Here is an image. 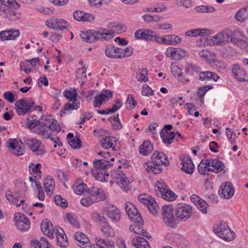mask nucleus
Wrapping results in <instances>:
<instances>
[{"instance_id": "f257e3e1", "label": "nucleus", "mask_w": 248, "mask_h": 248, "mask_svg": "<svg viewBox=\"0 0 248 248\" xmlns=\"http://www.w3.org/2000/svg\"><path fill=\"white\" fill-rule=\"evenodd\" d=\"M169 164L167 156L163 153L156 151L151 156V161L145 162L143 167L148 172L157 174L162 171V165L167 166Z\"/></svg>"}, {"instance_id": "f03ea898", "label": "nucleus", "mask_w": 248, "mask_h": 248, "mask_svg": "<svg viewBox=\"0 0 248 248\" xmlns=\"http://www.w3.org/2000/svg\"><path fill=\"white\" fill-rule=\"evenodd\" d=\"M115 30L101 28L99 31L88 30L82 32L80 37L83 41L87 43H94L98 40H107L114 36Z\"/></svg>"}, {"instance_id": "7ed1b4c3", "label": "nucleus", "mask_w": 248, "mask_h": 248, "mask_svg": "<svg viewBox=\"0 0 248 248\" xmlns=\"http://www.w3.org/2000/svg\"><path fill=\"white\" fill-rule=\"evenodd\" d=\"M130 215L128 217L134 223L130 225L129 230L136 233L142 235L148 238H151L149 232L142 228L144 224L143 220L138 210L137 209V212H132Z\"/></svg>"}, {"instance_id": "20e7f679", "label": "nucleus", "mask_w": 248, "mask_h": 248, "mask_svg": "<svg viewBox=\"0 0 248 248\" xmlns=\"http://www.w3.org/2000/svg\"><path fill=\"white\" fill-rule=\"evenodd\" d=\"M34 104V102L31 98L29 100L26 98L20 99L15 103L16 112L19 115H23L32 112L33 108L41 111L42 108L39 106H35Z\"/></svg>"}, {"instance_id": "39448f33", "label": "nucleus", "mask_w": 248, "mask_h": 248, "mask_svg": "<svg viewBox=\"0 0 248 248\" xmlns=\"http://www.w3.org/2000/svg\"><path fill=\"white\" fill-rule=\"evenodd\" d=\"M214 231L218 237L227 241L233 240L235 235V233L223 221H221L219 224L214 226Z\"/></svg>"}, {"instance_id": "423d86ee", "label": "nucleus", "mask_w": 248, "mask_h": 248, "mask_svg": "<svg viewBox=\"0 0 248 248\" xmlns=\"http://www.w3.org/2000/svg\"><path fill=\"white\" fill-rule=\"evenodd\" d=\"M173 208L171 204L164 205L162 207L161 213L163 220L168 226L174 228L177 224V219L173 215Z\"/></svg>"}, {"instance_id": "0eeeda50", "label": "nucleus", "mask_w": 248, "mask_h": 248, "mask_svg": "<svg viewBox=\"0 0 248 248\" xmlns=\"http://www.w3.org/2000/svg\"><path fill=\"white\" fill-rule=\"evenodd\" d=\"M115 182L121 187L124 191L127 192L130 190L129 185L130 183L129 179L126 176L125 174L122 171L119 170L116 172H114L111 175Z\"/></svg>"}, {"instance_id": "6e6552de", "label": "nucleus", "mask_w": 248, "mask_h": 248, "mask_svg": "<svg viewBox=\"0 0 248 248\" xmlns=\"http://www.w3.org/2000/svg\"><path fill=\"white\" fill-rule=\"evenodd\" d=\"M24 141L36 155H43L46 153L44 146L40 141L34 139L32 140L25 139Z\"/></svg>"}, {"instance_id": "1a4fd4ad", "label": "nucleus", "mask_w": 248, "mask_h": 248, "mask_svg": "<svg viewBox=\"0 0 248 248\" xmlns=\"http://www.w3.org/2000/svg\"><path fill=\"white\" fill-rule=\"evenodd\" d=\"M192 207L188 204L181 205L178 206L175 210V215L178 221H185L189 218L191 215Z\"/></svg>"}, {"instance_id": "9d476101", "label": "nucleus", "mask_w": 248, "mask_h": 248, "mask_svg": "<svg viewBox=\"0 0 248 248\" xmlns=\"http://www.w3.org/2000/svg\"><path fill=\"white\" fill-rule=\"evenodd\" d=\"M0 10V15L5 18H7L9 20L15 21L20 17V14L15 11L16 9L11 6H4Z\"/></svg>"}, {"instance_id": "9b49d317", "label": "nucleus", "mask_w": 248, "mask_h": 248, "mask_svg": "<svg viewBox=\"0 0 248 248\" xmlns=\"http://www.w3.org/2000/svg\"><path fill=\"white\" fill-rule=\"evenodd\" d=\"M186 53L187 52L182 48L169 47L167 49L166 55L173 60H181L186 56Z\"/></svg>"}, {"instance_id": "f8f14e48", "label": "nucleus", "mask_w": 248, "mask_h": 248, "mask_svg": "<svg viewBox=\"0 0 248 248\" xmlns=\"http://www.w3.org/2000/svg\"><path fill=\"white\" fill-rule=\"evenodd\" d=\"M232 76L240 82H248V75L238 64L233 65L232 69Z\"/></svg>"}, {"instance_id": "ddd939ff", "label": "nucleus", "mask_w": 248, "mask_h": 248, "mask_svg": "<svg viewBox=\"0 0 248 248\" xmlns=\"http://www.w3.org/2000/svg\"><path fill=\"white\" fill-rule=\"evenodd\" d=\"M218 192L221 197L229 199L233 195L234 189L230 182H226L219 188Z\"/></svg>"}, {"instance_id": "4468645a", "label": "nucleus", "mask_w": 248, "mask_h": 248, "mask_svg": "<svg viewBox=\"0 0 248 248\" xmlns=\"http://www.w3.org/2000/svg\"><path fill=\"white\" fill-rule=\"evenodd\" d=\"M24 144L21 141H18L15 139L9 140V147L12 150V153L16 155L19 156L23 154L24 151Z\"/></svg>"}, {"instance_id": "2eb2a0df", "label": "nucleus", "mask_w": 248, "mask_h": 248, "mask_svg": "<svg viewBox=\"0 0 248 248\" xmlns=\"http://www.w3.org/2000/svg\"><path fill=\"white\" fill-rule=\"evenodd\" d=\"M112 93L109 90H106L99 95L94 96L93 100V106L95 108H99L102 104L103 101H107L108 97H111Z\"/></svg>"}, {"instance_id": "dca6fc26", "label": "nucleus", "mask_w": 248, "mask_h": 248, "mask_svg": "<svg viewBox=\"0 0 248 248\" xmlns=\"http://www.w3.org/2000/svg\"><path fill=\"white\" fill-rule=\"evenodd\" d=\"M122 49L119 47H116L111 45H107L105 48L106 55L111 59L122 58Z\"/></svg>"}, {"instance_id": "f3484780", "label": "nucleus", "mask_w": 248, "mask_h": 248, "mask_svg": "<svg viewBox=\"0 0 248 248\" xmlns=\"http://www.w3.org/2000/svg\"><path fill=\"white\" fill-rule=\"evenodd\" d=\"M73 17L77 21L80 22H91L93 21L95 19L93 15L89 13H85L79 10H77L73 13Z\"/></svg>"}, {"instance_id": "a211bd4d", "label": "nucleus", "mask_w": 248, "mask_h": 248, "mask_svg": "<svg viewBox=\"0 0 248 248\" xmlns=\"http://www.w3.org/2000/svg\"><path fill=\"white\" fill-rule=\"evenodd\" d=\"M181 159L183 170L188 174H192L194 170V165L191 157L189 155H185Z\"/></svg>"}, {"instance_id": "6ab92c4d", "label": "nucleus", "mask_w": 248, "mask_h": 248, "mask_svg": "<svg viewBox=\"0 0 248 248\" xmlns=\"http://www.w3.org/2000/svg\"><path fill=\"white\" fill-rule=\"evenodd\" d=\"M75 238L77 241V245L82 248H91L89 240L86 236L81 232H77L74 234Z\"/></svg>"}, {"instance_id": "aec40b11", "label": "nucleus", "mask_w": 248, "mask_h": 248, "mask_svg": "<svg viewBox=\"0 0 248 248\" xmlns=\"http://www.w3.org/2000/svg\"><path fill=\"white\" fill-rule=\"evenodd\" d=\"M106 216L111 220L112 222L117 223L120 219L121 212L118 208L112 206L106 210Z\"/></svg>"}, {"instance_id": "412c9836", "label": "nucleus", "mask_w": 248, "mask_h": 248, "mask_svg": "<svg viewBox=\"0 0 248 248\" xmlns=\"http://www.w3.org/2000/svg\"><path fill=\"white\" fill-rule=\"evenodd\" d=\"M18 30L12 29L0 32V38L2 41L15 40L19 36Z\"/></svg>"}, {"instance_id": "4be33fe9", "label": "nucleus", "mask_w": 248, "mask_h": 248, "mask_svg": "<svg viewBox=\"0 0 248 248\" xmlns=\"http://www.w3.org/2000/svg\"><path fill=\"white\" fill-rule=\"evenodd\" d=\"M211 159H202L198 166L199 172L202 175H209L208 172L215 171L213 169L209 168L211 164Z\"/></svg>"}, {"instance_id": "5701e85b", "label": "nucleus", "mask_w": 248, "mask_h": 248, "mask_svg": "<svg viewBox=\"0 0 248 248\" xmlns=\"http://www.w3.org/2000/svg\"><path fill=\"white\" fill-rule=\"evenodd\" d=\"M153 31L151 30L140 29L135 33V37L137 39L150 41L153 36Z\"/></svg>"}, {"instance_id": "b1692460", "label": "nucleus", "mask_w": 248, "mask_h": 248, "mask_svg": "<svg viewBox=\"0 0 248 248\" xmlns=\"http://www.w3.org/2000/svg\"><path fill=\"white\" fill-rule=\"evenodd\" d=\"M42 232L48 237L53 236L54 229L53 225L48 219H46L43 221L40 225Z\"/></svg>"}, {"instance_id": "393cba45", "label": "nucleus", "mask_w": 248, "mask_h": 248, "mask_svg": "<svg viewBox=\"0 0 248 248\" xmlns=\"http://www.w3.org/2000/svg\"><path fill=\"white\" fill-rule=\"evenodd\" d=\"M198 77L199 79L202 81L213 80L217 81L219 78V77L216 73L208 71L200 72L199 74Z\"/></svg>"}, {"instance_id": "a878e982", "label": "nucleus", "mask_w": 248, "mask_h": 248, "mask_svg": "<svg viewBox=\"0 0 248 248\" xmlns=\"http://www.w3.org/2000/svg\"><path fill=\"white\" fill-rule=\"evenodd\" d=\"M93 169L92 170L99 171L101 170H107L108 167L111 166L108 160L104 159H95L93 161Z\"/></svg>"}, {"instance_id": "bb28decb", "label": "nucleus", "mask_w": 248, "mask_h": 248, "mask_svg": "<svg viewBox=\"0 0 248 248\" xmlns=\"http://www.w3.org/2000/svg\"><path fill=\"white\" fill-rule=\"evenodd\" d=\"M96 244L92 246L91 248H113L114 242L112 241H107L103 238H96Z\"/></svg>"}, {"instance_id": "cd10ccee", "label": "nucleus", "mask_w": 248, "mask_h": 248, "mask_svg": "<svg viewBox=\"0 0 248 248\" xmlns=\"http://www.w3.org/2000/svg\"><path fill=\"white\" fill-rule=\"evenodd\" d=\"M68 102L64 105V107L60 111V116H62L66 113V111L69 110H76L80 107V102L78 99H75L74 101Z\"/></svg>"}, {"instance_id": "c85d7f7f", "label": "nucleus", "mask_w": 248, "mask_h": 248, "mask_svg": "<svg viewBox=\"0 0 248 248\" xmlns=\"http://www.w3.org/2000/svg\"><path fill=\"white\" fill-rule=\"evenodd\" d=\"M92 173L95 179L100 182H107L108 180L109 173L106 170H92Z\"/></svg>"}, {"instance_id": "c756f323", "label": "nucleus", "mask_w": 248, "mask_h": 248, "mask_svg": "<svg viewBox=\"0 0 248 248\" xmlns=\"http://www.w3.org/2000/svg\"><path fill=\"white\" fill-rule=\"evenodd\" d=\"M140 153L143 155H147L153 150V145L149 140H146L140 146Z\"/></svg>"}, {"instance_id": "7c9ffc66", "label": "nucleus", "mask_w": 248, "mask_h": 248, "mask_svg": "<svg viewBox=\"0 0 248 248\" xmlns=\"http://www.w3.org/2000/svg\"><path fill=\"white\" fill-rule=\"evenodd\" d=\"M100 229L102 233L106 236L113 237L115 235L113 228L107 221L100 225Z\"/></svg>"}, {"instance_id": "2f4dec72", "label": "nucleus", "mask_w": 248, "mask_h": 248, "mask_svg": "<svg viewBox=\"0 0 248 248\" xmlns=\"http://www.w3.org/2000/svg\"><path fill=\"white\" fill-rule=\"evenodd\" d=\"M6 198L7 200L11 204H14L17 207L20 206V204H18L19 198H20L21 196L18 192H16L12 194V192L10 190H8L6 192Z\"/></svg>"}, {"instance_id": "473e14b6", "label": "nucleus", "mask_w": 248, "mask_h": 248, "mask_svg": "<svg viewBox=\"0 0 248 248\" xmlns=\"http://www.w3.org/2000/svg\"><path fill=\"white\" fill-rule=\"evenodd\" d=\"M133 245L136 248H150L148 242L142 236H137L134 239L132 242Z\"/></svg>"}, {"instance_id": "72a5a7b5", "label": "nucleus", "mask_w": 248, "mask_h": 248, "mask_svg": "<svg viewBox=\"0 0 248 248\" xmlns=\"http://www.w3.org/2000/svg\"><path fill=\"white\" fill-rule=\"evenodd\" d=\"M116 137L106 136L100 140V142L102 147L105 149H108L113 146V142L116 141Z\"/></svg>"}, {"instance_id": "f704fd0d", "label": "nucleus", "mask_w": 248, "mask_h": 248, "mask_svg": "<svg viewBox=\"0 0 248 248\" xmlns=\"http://www.w3.org/2000/svg\"><path fill=\"white\" fill-rule=\"evenodd\" d=\"M160 135L163 142L167 145H170L172 143L175 138L174 132H167V134H166L165 131L161 130Z\"/></svg>"}, {"instance_id": "c9c22d12", "label": "nucleus", "mask_w": 248, "mask_h": 248, "mask_svg": "<svg viewBox=\"0 0 248 248\" xmlns=\"http://www.w3.org/2000/svg\"><path fill=\"white\" fill-rule=\"evenodd\" d=\"M235 17L237 21L241 22L245 21L248 17V6L237 11L235 14Z\"/></svg>"}, {"instance_id": "e433bc0d", "label": "nucleus", "mask_w": 248, "mask_h": 248, "mask_svg": "<svg viewBox=\"0 0 248 248\" xmlns=\"http://www.w3.org/2000/svg\"><path fill=\"white\" fill-rule=\"evenodd\" d=\"M44 188L47 195H51L55 187V182L52 179L46 178L44 181Z\"/></svg>"}, {"instance_id": "4c0bfd02", "label": "nucleus", "mask_w": 248, "mask_h": 248, "mask_svg": "<svg viewBox=\"0 0 248 248\" xmlns=\"http://www.w3.org/2000/svg\"><path fill=\"white\" fill-rule=\"evenodd\" d=\"M210 166L214 167V169L216 170V172L221 171L225 168L223 162L217 159H212ZM214 172H215V171Z\"/></svg>"}, {"instance_id": "58836bf2", "label": "nucleus", "mask_w": 248, "mask_h": 248, "mask_svg": "<svg viewBox=\"0 0 248 248\" xmlns=\"http://www.w3.org/2000/svg\"><path fill=\"white\" fill-rule=\"evenodd\" d=\"M91 218L95 222L99 223V225L106 222L107 221L106 218L103 216L99 214V213L93 211L92 213Z\"/></svg>"}, {"instance_id": "ea45409f", "label": "nucleus", "mask_w": 248, "mask_h": 248, "mask_svg": "<svg viewBox=\"0 0 248 248\" xmlns=\"http://www.w3.org/2000/svg\"><path fill=\"white\" fill-rule=\"evenodd\" d=\"M18 230L21 232L27 231L30 228L31 225V222L29 219H26V220L24 222L17 221L15 223Z\"/></svg>"}, {"instance_id": "a19ab883", "label": "nucleus", "mask_w": 248, "mask_h": 248, "mask_svg": "<svg viewBox=\"0 0 248 248\" xmlns=\"http://www.w3.org/2000/svg\"><path fill=\"white\" fill-rule=\"evenodd\" d=\"M192 79V74L190 72L189 69H186L185 72H182V74L181 75V77H180L178 80L184 83H187Z\"/></svg>"}, {"instance_id": "79ce46f5", "label": "nucleus", "mask_w": 248, "mask_h": 248, "mask_svg": "<svg viewBox=\"0 0 248 248\" xmlns=\"http://www.w3.org/2000/svg\"><path fill=\"white\" fill-rule=\"evenodd\" d=\"M63 96L66 98L69 102L77 99L78 93L75 89L72 91L65 90L63 92Z\"/></svg>"}, {"instance_id": "37998d69", "label": "nucleus", "mask_w": 248, "mask_h": 248, "mask_svg": "<svg viewBox=\"0 0 248 248\" xmlns=\"http://www.w3.org/2000/svg\"><path fill=\"white\" fill-rule=\"evenodd\" d=\"M11 6L15 9L19 7L18 3L15 0H0V10L4 6Z\"/></svg>"}, {"instance_id": "c03bdc74", "label": "nucleus", "mask_w": 248, "mask_h": 248, "mask_svg": "<svg viewBox=\"0 0 248 248\" xmlns=\"http://www.w3.org/2000/svg\"><path fill=\"white\" fill-rule=\"evenodd\" d=\"M222 34V37L226 44L229 43L231 37L234 36V33L229 29H226L219 32Z\"/></svg>"}, {"instance_id": "a18cd8bd", "label": "nucleus", "mask_w": 248, "mask_h": 248, "mask_svg": "<svg viewBox=\"0 0 248 248\" xmlns=\"http://www.w3.org/2000/svg\"><path fill=\"white\" fill-rule=\"evenodd\" d=\"M56 234L57 245L62 248H65L68 245L66 236L64 234H58V232H56Z\"/></svg>"}, {"instance_id": "49530a36", "label": "nucleus", "mask_w": 248, "mask_h": 248, "mask_svg": "<svg viewBox=\"0 0 248 248\" xmlns=\"http://www.w3.org/2000/svg\"><path fill=\"white\" fill-rule=\"evenodd\" d=\"M194 10L199 13H212L215 11V8L210 5H201L196 7Z\"/></svg>"}, {"instance_id": "de8ad7c7", "label": "nucleus", "mask_w": 248, "mask_h": 248, "mask_svg": "<svg viewBox=\"0 0 248 248\" xmlns=\"http://www.w3.org/2000/svg\"><path fill=\"white\" fill-rule=\"evenodd\" d=\"M54 200L57 205L61 206L62 208H65L68 206L66 200L59 195H56L54 198Z\"/></svg>"}, {"instance_id": "09e8293b", "label": "nucleus", "mask_w": 248, "mask_h": 248, "mask_svg": "<svg viewBox=\"0 0 248 248\" xmlns=\"http://www.w3.org/2000/svg\"><path fill=\"white\" fill-rule=\"evenodd\" d=\"M167 39V44L174 45L180 43L181 39L178 36L175 35H166Z\"/></svg>"}, {"instance_id": "8fccbe9b", "label": "nucleus", "mask_w": 248, "mask_h": 248, "mask_svg": "<svg viewBox=\"0 0 248 248\" xmlns=\"http://www.w3.org/2000/svg\"><path fill=\"white\" fill-rule=\"evenodd\" d=\"M222 36V34L218 32L217 34L212 37L211 40L216 45L220 46H224L226 44L223 40Z\"/></svg>"}, {"instance_id": "3c124183", "label": "nucleus", "mask_w": 248, "mask_h": 248, "mask_svg": "<svg viewBox=\"0 0 248 248\" xmlns=\"http://www.w3.org/2000/svg\"><path fill=\"white\" fill-rule=\"evenodd\" d=\"M29 169L30 173L32 175H36L35 177L36 179H39L41 178L42 173L41 170L39 169V168H35L32 163H31L29 165Z\"/></svg>"}, {"instance_id": "603ef678", "label": "nucleus", "mask_w": 248, "mask_h": 248, "mask_svg": "<svg viewBox=\"0 0 248 248\" xmlns=\"http://www.w3.org/2000/svg\"><path fill=\"white\" fill-rule=\"evenodd\" d=\"M55 20L57 21L56 25L57 26L56 29L63 31L68 27V24L65 20L62 18H55Z\"/></svg>"}, {"instance_id": "864d4df0", "label": "nucleus", "mask_w": 248, "mask_h": 248, "mask_svg": "<svg viewBox=\"0 0 248 248\" xmlns=\"http://www.w3.org/2000/svg\"><path fill=\"white\" fill-rule=\"evenodd\" d=\"M72 149H79L82 146V142L80 138L76 136L72 140L70 141L69 144Z\"/></svg>"}, {"instance_id": "5fc2aeb1", "label": "nucleus", "mask_w": 248, "mask_h": 248, "mask_svg": "<svg viewBox=\"0 0 248 248\" xmlns=\"http://www.w3.org/2000/svg\"><path fill=\"white\" fill-rule=\"evenodd\" d=\"M156 204L154 199H153L147 206L150 212L153 215H155L159 210V207L156 206Z\"/></svg>"}, {"instance_id": "6e6d98bb", "label": "nucleus", "mask_w": 248, "mask_h": 248, "mask_svg": "<svg viewBox=\"0 0 248 248\" xmlns=\"http://www.w3.org/2000/svg\"><path fill=\"white\" fill-rule=\"evenodd\" d=\"M65 218L67 221L75 227L79 226V223L77 221L74 216L71 213H67L65 215Z\"/></svg>"}, {"instance_id": "4d7b16f0", "label": "nucleus", "mask_w": 248, "mask_h": 248, "mask_svg": "<svg viewBox=\"0 0 248 248\" xmlns=\"http://www.w3.org/2000/svg\"><path fill=\"white\" fill-rule=\"evenodd\" d=\"M213 88L212 85H205L198 88L197 95L198 97H204L207 91Z\"/></svg>"}, {"instance_id": "13d9d810", "label": "nucleus", "mask_w": 248, "mask_h": 248, "mask_svg": "<svg viewBox=\"0 0 248 248\" xmlns=\"http://www.w3.org/2000/svg\"><path fill=\"white\" fill-rule=\"evenodd\" d=\"M162 196L165 200L168 201H173L177 197L176 195L174 193L168 189H166Z\"/></svg>"}, {"instance_id": "bf43d9fd", "label": "nucleus", "mask_w": 248, "mask_h": 248, "mask_svg": "<svg viewBox=\"0 0 248 248\" xmlns=\"http://www.w3.org/2000/svg\"><path fill=\"white\" fill-rule=\"evenodd\" d=\"M88 186L83 183L78 185L74 189L75 193L77 195H80L83 192H87Z\"/></svg>"}, {"instance_id": "052dcab7", "label": "nucleus", "mask_w": 248, "mask_h": 248, "mask_svg": "<svg viewBox=\"0 0 248 248\" xmlns=\"http://www.w3.org/2000/svg\"><path fill=\"white\" fill-rule=\"evenodd\" d=\"M137 105V101L134 99L132 94L128 95L126 105L127 108L133 109Z\"/></svg>"}, {"instance_id": "680f3d73", "label": "nucleus", "mask_w": 248, "mask_h": 248, "mask_svg": "<svg viewBox=\"0 0 248 248\" xmlns=\"http://www.w3.org/2000/svg\"><path fill=\"white\" fill-rule=\"evenodd\" d=\"M125 210L128 216H130L132 212H137V208L131 202H129L125 203Z\"/></svg>"}, {"instance_id": "e2e57ef3", "label": "nucleus", "mask_w": 248, "mask_h": 248, "mask_svg": "<svg viewBox=\"0 0 248 248\" xmlns=\"http://www.w3.org/2000/svg\"><path fill=\"white\" fill-rule=\"evenodd\" d=\"M153 36L151 37L150 41H155L157 43L160 44H167V39L166 35L164 37H160L157 36L156 33L153 31Z\"/></svg>"}, {"instance_id": "0e129e2a", "label": "nucleus", "mask_w": 248, "mask_h": 248, "mask_svg": "<svg viewBox=\"0 0 248 248\" xmlns=\"http://www.w3.org/2000/svg\"><path fill=\"white\" fill-rule=\"evenodd\" d=\"M38 134L41 136H43L45 139H50L51 141H53L54 143H56V140L55 138H53L49 133V129L47 130H42L41 131H39L38 132Z\"/></svg>"}, {"instance_id": "69168bd1", "label": "nucleus", "mask_w": 248, "mask_h": 248, "mask_svg": "<svg viewBox=\"0 0 248 248\" xmlns=\"http://www.w3.org/2000/svg\"><path fill=\"white\" fill-rule=\"evenodd\" d=\"M49 130L50 129L52 131H56L59 132L61 130V128L60 126L56 120H53L49 125L46 127Z\"/></svg>"}, {"instance_id": "338daca9", "label": "nucleus", "mask_w": 248, "mask_h": 248, "mask_svg": "<svg viewBox=\"0 0 248 248\" xmlns=\"http://www.w3.org/2000/svg\"><path fill=\"white\" fill-rule=\"evenodd\" d=\"M153 90L146 84H144L142 86L141 90V94L142 95L145 96H151L153 95Z\"/></svg>"}, {"instance_id": "774afa93", "label": "nucleus", "mask_w": 248, "mask_h": 248, "mask_svg": "<svg viewBox=\"0 0 248 248\" xmlns=\"http://www.w3.org/2000/svg\"><path fill=\"white\" fill-rule=\"evenodd\" d=\"M208 205L207 203L202 199L199 204H197L196 206L202 213L206 214Z\"/></svg>"}]
</instances>
